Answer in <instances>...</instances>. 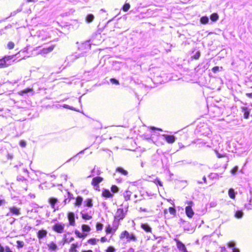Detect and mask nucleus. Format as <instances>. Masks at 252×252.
I'll list each match as a JSON object with an SVG mask.
<instances>
[{"mask_svg": "<svg viewBox=\"0 0 252 252\" xmlns=\"http://www.w3.org/2000/svg\"><path fill=\"white\" fill-rule=\"evenodd\" d=\"M68 199H65L62 204H60L57 198L55 197H51L49 199V202L52 208L54 211L60 209L61 207L64 206L68 202Z\"/></svg>", "mask_w": 252, "mask_h": 252, "instance_id": "obj_1", "label": "nucleus"}, {"mask_svg": "<svg viewBox=\"0 0 252 252\" xmlns=\"http://www.w3.org/2000/svg\"><path fill=\"white\" fill-rule=\"evenodd\" d=\"M125 237L127 239V242H129L130 241L136 242L137 241L136 237L135 236L134 234L133 233H129L126 230L123 231L120 236V238L121 239Z\"/></svg>", "mask_w": 252, "mask_h": 252, "instance_id": "obj_2", "label": "nucleus"}, {"mask_svg": "<svg viewBox=\"0 0 252 252\" xmlns=\"http://www.w3.org/2000/svg\"><path fill=\"white\" fill-rule=\"evenodd\" d=\"M91 44L89 41H86L83 43L79 47V49L80 51H82V52L80 54H78V55L79 56H84L85 53H87L91 49Z\"/></svg>", "mask_w": 252, "mask_h": 252, "instance_id": "obj_3", "label": "nucleus"}, {"mask_svg": "<svg viewBox=\"0 0 252 252\" xmlns=\"http://www.w3.org/2000/svg\"><path fill=\"white\" fill-rule=\"evenodd\" d=\"M14 56H5L2 59H0V68H4L10 65V62L13 58Z\"/></svg>", "mask_w": 252, "mask_h": 252, "instance_id": "obj_4", "label": "nucleus"}, {"mask_svg": "<svg viewBox=\"0 0 252 252\" xmlns=\"http://www.w3.org/2000/svg\"><path fill=\"white\" fill-rule=\"evenodd\" d=\"M126 211H124L122 208H119L117 209L116 214L114 217V219L121 220H123L126 215Z\"/></svg>", "mask_w": 252, "mask_h": 252, "instance_id": "obj_5", "label": "nucleus"}, {"mask_svg": "<svg viewBox=\"0 0 252 252\" xmlns=\"http://www.w3.org/2000/svg\"><path fill=\"white\" fill-rule=\"evenodd\" d=\"M64 227V224L61 223H57L53 226L52 229L54 231L58 233H62L63 231Z\"/></svg>", "mask_w": 252, "mask_h": 252, "instance_id": "obj_6", "label": "nucleus"}, {"mask_svg": "<svg viewBox=\"0 0 252 252\" xmlns=\"http://www.w3.org/2000/svg\"><path fill=\"white\" fill-rule=\"evenodd\" d=\"M81 214L82 218L84 220H89L92 219L93 213L91 211H90L89 212H86L85 210H84L81 213Z\"/></svg>", "mask_w": 252, "mask_h": 252, "instance_id": "obj_7", "label": "nucleus"}, {"mask_svg": "<svg viewBox=\"0 0 252 252\" xmlns=\"http://www.w3.org/2000/svg\"><path fill=\"white\" fill-rule=\"evenodd\" d=\"M162 136H163L168 143H173L175 141L176 137L173 135H169L167 134H163Z\"/></svg>", "mask_w": 252, "mask_h": 252, "instance_id": "obj_8", "label": "nucleus"}, {"mask_svg": "<svg viewBox=\"0 0 252 252\" xmlns=\"http://www.w3.org/2000/svg\"><path fill=\"white\" fill-rule=\"evenodd\" d=\"M9 210L10 213H11L13 215L16 216H19L21 214L20 213V209L16 207L13 206L9 208Z\"/></svg>", "mask_w": 252, "mask_h": 252, "instance_id": "obj_9", "label": "nucleus"}, {"mask_svg": "<svg viewBox=\"0 0 252 252\" xmlns=\"http://www.w3.org/2000/svg\"><path fill=\"white\" fill-rule=\"evenodd\" d=\"M54 48V45H51L48 47L44 48L41 50L40 54H48V53L52 52Z\"/></svg>", "mask_w": 252, "mask_h": 252, "instance_id": "obj_10", "label": "nucleus"}, {"mask_svg": "<svg viewBox=\"0 0 252 252\" xmlns=\"http://www.w3.org/2000/svg\"><path fill=\"white\" fill-rule=\"evenodd\" d=\"M68 219L69 221V224L71 225H74L75 224V216L73 213L70 212L68 214Z\"/></svg>", "mask_w": 252, "mask_h": 252, "instance_id": "obj_11", "label": "nucleus"}, {"mask_svg": "<svg viewBox=\"0 0 252 252\" xmlns=\"http://www.w3.org/2000/svg\"><path fill=\"white\" fill-rule=\"evenodd\" d=\"M103 180V178L100 177H96L93 179L92 185L94 186H96Z\"/></svg>", "mask_w": 252, "mask_h": 252, "instance_id": "obj_12", "label": "nucleus"}, {"mask_svg": "<svg viewBox=\"0 0 252 252\" xmlns=\"http://www.w3.org/2000/svg\"><path fill=\"white\" fill-rule=\"evenodd\" d=\"M241 109L244 111V118L247 119L249 117L250 111L247 107H241Z\"/></svg>", "mask_w": 252, "mask_h": 252, "instance_id": "obj_13", "label": "nucleus"}, {"mask_svg": "<svg viewBox=\"0 0 252 252\" xmlns=\"http://www.w3.org/2000/svg\"><path fill=\"white\" fill-rule=\"evenodd\" d=\"M47 232L45 230H40L37 232V237L39 239H41L46 237Z\"/></svg>", "mask_w": 252, "mask_h": 252, "instance_id": "obj_14", "label": "nucleus"}, {"mask_svg": "<svg viewBox=\"0 0 252 252\" xmlns=\"http://www.w3.org/2000/svg\"><path fill=\"white\" fill-rule=\"evenodd\" d=\"M47 245L49 250L55 252L58 249L57 245L53 242L50 243Z\"/></svg>", "mask_w": 252, "mask_h": 252, "instance_id": "obj_15", "label": "nucleus"}, {"mask_svg": "<svg viewBox=\"0 0 252 252\" xmlns=\"http://www.w3.org/2000/svg\"><path fill=\"white\" fill-rule=\"evenodd\" d=\"M102 194L103 196L106 198H110L113 196V194L108 189H104L102 191Z\"/></svg>", "mask_w": 252, "mask_h": 252, "instance_id": "obj_16", "label": "nucleus"}, {"mask_svg": "<svg viewBox=\"0 0 252 252\" xmlns=\"http://www.w3.org/2000/svg\"><path fill=\"white\" fill-rule=\"evenodd\" d=\"M178 248L180 251L183 252H186V249L184 244L182 242L178 241L177 244Z\"/></svg>", "mask_w": 252, "mask_h": 252, "instance_id": "obj_17", "label": "nucleus"}, {"mask_svg": "<svg viewBox=\"0 0 252 252\" xmlns=\"http://www.w3.org/2000/svg\"><path fill=\"white\" fill-rule=\"evenodd\" d=\"M141 227L147 232H151L152 228L147 223H143L141 224Z\"/></svg>", "mask_w": 252, "mask_h": 252, "instance_id": "obj_18", "label": "nucleus"}, {"mask_svg": "<svg viewBox=\"0 0 252 252\" xmlns=\"http://www.w3.org/2000/svg\"><path fill=\"white\" fill-rule=\"evenodd\" d=\"M228 195L230 198L233 199H235L236 193L234 191V190L233 189H232V188L229 189L228 190Z\"/></svg>", "mask_w": 252, "mask_h": 252, "instance_id": "obj_19", "label": "nucleus"}, {"mask_svg": "<svg viewBox=\"0 0 252 252\" xmlns=\"http://www.w3.org/2000/svg\"><path fill=\"white\" fill-rule=\"evenodd\" d=\"M131 195V191H130L129 190H126L124 193V196L125 200L127 201V200H129Z\"/></svg>", "mask_w": 252, "mask_h": 252, "instance_id": "obj_20", "label": "nucleus"}, {"mask_svg": "<svg viewBox=\"0 0 252 252\" xmlns=\"http://www.w3.org/2000/svg\"><path fill=\"white\" fill-rule=\"evenodd\" d=\"M119 221L120 220L114 219V220L113 223V227H112L113 230L114 231H116L119 227V225L120 224Z\"/></svg>", "mask_w": 252, "mask_h": 252, "instance_id": "obj_21", "label": "nucleus"}, {"mask_svg": "<svg viewBox=\"0 0 252 252\" xmlns=\"http://www.w3.org/2000/svg\"><path fill=\"white\" fill-rule=\"evenodd\" d=\"M83 201V198L80 196H78L76 199V202L75 203V205L77 206H79L81 205Z\"/></svg>", "mask_w": 252, "mask_h": 252, "instance_id": "obj_22", "label": "nucleus"}, {"mask_svg": "<svg viewBox=\"0 0 252 252\" xmlns=\"http://www.w3.org/2000/svg\"><path fill=\"white\" fill-rule=\"evenodd\" d=\"M210 19L212 21L216 22L219 19V15L217 13H214L211 15Z\"/></svg>", "mask_w": 252, "mask_h": 252, "instance_id": "obj_23", "label": "nucleus"}, {"mask_svg": "<svg viewBox=\"0 0 252 252\" xmlns=\"http://www.w3.org/2000/svg\"><path fill=\"white\" fill-rule=\"evenodd\" d=\"M116 171L118 172H119L124 175H126V176L128 174V172L126 170H125V169H124L122 167H118L116 169Z\"/></svg>", "mask_w": 252, "mask_h": 252, "instance_id": "obj_24", "label": "nucleus"}, {"mask_svg": "<svg viewBox=\"0 0 252 252\" xmlns=\"http://www.w3.org/2000/svg\"><path fill=\"white\" fill-rule=\"evenodd\" d=\"M94 19V16L92 14H88L86 18V20L88 23L92 22Z\"/></svg>", "mask_w": 252, "mask_h": 252, "instance_id": "obj_25", "label": "nucleus"}, {"mask_svg": "<svg viewBox=\"0 0 252 252\" xmlns=\"http://www.w3.org/2000/svg\"><path fill=\"white\" fill-rule=\"evenodd\" d=\"M84 203H85V205L87 207H91L93 206L92 199L91 198L87 199L85 201Z\"/></svg>", "mask_w": 252, "mask_h": 252, "instance_id": "obj_26", "label": "nucleus"}, {"mask_svg": "<svg viewBox=\"0 0 252 252\" xmlns=\"http://www.w3.org/2000/svg\"><path fill=\"white\" fill-rule=\"evenodd\" d=\"M209 19L207 16H203L200 18V22L203 24H206L208 23Z\"/></svg>", "mask_w": 252, "mask_h": 252, "instance_id": "obj_27", "label": "nucleus"}, {"mask_svg": "<svg viewBox=\"0 0 252 252\" xmlns=\"http://www.w3.org/2000/svg\"><path fill=\"white\" fill-rule=\"evenodd\" d=\"M82 229L83 232H89L91 230L90 227L86 224H83L82 226Z\"/></svg>", "mask_w": 252, "mask_h": 252, "instance_id": "obj_28", "label": "nucleus"}, {"mask_svg": "<svg viewBox=\"0 0 252 252\" xmlns=\"http://www.w3.org/2000/svg\"><path fill=\"white\" fill-rule=\"evenodd\" d=\"M98 241V239L91 238L88 241V243L91 245H95Z\"/></svg>", "mask_w": 252, "mask_h": 252, "instance_id": "obj_29", "label": "nucleus"}, {"mask_svg": "<svg viewBox=\"0 0 252 252\" xmlns=\"http://www.w3.org/2000/svg\"><path fill=\"white\" fill-rule=\"evenodd\" d=\"M75 233L77 235V236L79 238H84L87 236L86 234L82 233L78 230H76L75 231Z\"/></svg>", "mask_w": 252, "mask_h": 252, "instance_id": "obj_30", "label": "nucleus"}, {"mask_svg": "<svg viewBox=\"0 0 252 252\" xmlns=\"http://www.w3.org/2000/svg\"><path fill=\"white\" fill-rule=\"evenodd\" d=\"M243 215V213L241 210L237 211L235 213V216L237 218H241Z\"/></svg>", "mask_w": 252, "mask_h": 252, "instance_id": "obj_31", "label": "nucleus"}, {"mask_svg": "<svg viewBox=\"0 0 252 252\" xmlns=\"http://www.w3.org/2000/svg\"><path fill=\"white\" fill-rule=\"evenodd\" d=\"M63 239H64V243H66V242H71L72 241H73L74 240V238L73 237H71L70 239H67L66 238V234H64L63 235Z\"/></svg>", "mask_w": 252, "mask_h": 252, "instance_id": "obj_32", "label": "nucleus"}, {"mask_svg": "<svg viewBox=\"0 0 252 252\" xmlns=\"http://www.w3.org/2000/svg\"><path fill=\"white\" fill-rule=\"evenodd\" d=\"M130 4L128 3H126L123 7V11L125 12L128 11L130 8Z\"/></svg>", "mask_w": 252, "mask_h": 252, "instance_id": "obj_33", "label": "nucleus"}, {"mask_svg": "<svg viewBox=\"0 0 252 252\" xmlns=\"http://www.w3.org/2000/svg\"><path fill=\"white\" fill-rule=\"evenodd\" d=\"M200 56V52L199 51H197L195 54L191 57V58L195 60H197L199 58Z\"/></svg>", "mask_w": 252, "mask_h": 252, "instance_id": "obj_34", "label": "nucleus"}, {"mask_svg": "<svg viewBox=\"0 0 252 252\" xmlns=\"http://www.w3.org/2000/svg\"><path fill=\"white\" fill-rule=\"evenodd\" d=\"M111 190L113 193H116L119 191V188L116 185H113L111 188Z\"/></svg>", "mask_w": 252, "mask_h": 252, "instance_id": "obj_35", "label": "nucleus"}, {"mask_svg": "<svg viewBox=\"0 0 252 252\" xmlns=\"http://www.w3.org/2000/svg\"><path fill=\"white\" fill-rule=\"evenodd\" d=\"M103 224L101 223L97 222L96 225V228L97 231L101 230L103 228Z\"/></svg>", "mask_w": 252, "mask_h": 252, "instance_id": "obj_36", "label": "nucleus"}, {"mask_svg": "<svg viewBox=\"0 0 252 252\" xmlns=\"http://www.w3.org/2000/svg\"><path fill=\"white\" fill-rule=\"evenodd\" d=\"M17 248H23L24 246V242L23 241H17Z\"/></svg>", "mask_w": 252, "mask_h": 252, "instance_id": "obj_37", "label": "nucleus"}, {"mask_svg": "<svg viewBox=\"0 0 252 252\" xmlns=\"http://www.w3.org/2000/svg\"><path fill=\"white\" fill-rule=\"evenodd\" d=\"M169 212L170 214L173 216L175 215L176 214V210L173 207H169Z\"/></svg>", "mask_w": 252, "mask_h": 252, "instance_id": "obj_38", "label": "nucleus"}, {"mask_svg": "<svg viewBox=\"0 0 252 252\" xmlns=\"http://www.w3.org/2000/svg\"><path fill=\"white\" fill-rule=\"evenodd\" d=\"M238 168L237 166H235L231 169L230 172L233 175L235 174L238 170Z\"/></svg>", "mask_w": 252, "mask_h": 252, "instance_id": "obj_39", "label": "nucleus"}, {"mask_svg": "<svg viewBox=\"0 0 252 252\" xmlns=\"http://www.w3.org/2000/svg\"><path fill=\"white\" fill-rule=\"evenodd\" d=\"M154 182L157 184V185H158L159 186H160V187H162L163 185H162V183L160 181V180L159 179H158V178H156L155 181H154Z\"/></svg>", "mask_w": 252, "mask_h": 252, "instance_id": "obj_40", "label": "nucleus"}, {"mask_svg": "<svg viewBox=\"0 0 252 252\" xmlns=\"http://www.w3.org/2000/svg\"><path fill=\"white\" fill-rule=\"evenodd\" d=\"M112 230H113V228L108 225V226L106 228V232L107 234L112 233Z\"/></svg>", "mask_w": 252, "mask_h": 252, "instance_id": "obj_41", "label": "nucleus"}, {"mask_svg": "<svg viewBox=\"0 0 252 252\" xmlns=\"http://www.w3.org/2000/svg\"><path fill=\"white\" fill-rule=\"evenodd\" d=\"M7 47L9 49H12L14 47V43L10 41L7 44Z\"/></svg>", "mask_w": 252, "mask_h": 252, "instance_id": "obj_42", "label": "nucleus"}, {"mask_svg": "<svg viewBox=\"0 0 252 252\" xmlns=\"http://www.w3.org/2000/svg\"><path fill=\"white\" fill-rule=\"evenodd\" d=\"M32 91H33L32 89L27 88V89L22 91L21 93L22 94H26V93H28L29 92H32Z\"/></svg>", "mask_w": 252, "mask_h": 252, "instance_id": "obj_43", "label": "nucleus"}, {"mask_svg": "<svg viewBox=\"0 0 252 252\" xmlns=\"http://www.w3.org/2000/svg\"><path fill=\"white\" fill-rule=\"evenodd\" d=\"M115 249L113 246H109L106 250L105 252H114Z\"/></svg>", "mask_w": 252, "mask_h": 252, "instance_id": "obj_44", "label": "nucleus"}, {"mask_svg": "<svg viewBox=\"0 0 252 252\" xmlns=\"http://www.w3.org/2000/svg\"><path fill=\"white\" fill-rule=\"evenodd\" d=\"M67 198L68 199V202H69V201H70V200L71 199H73V194H71V193H70L69 192L67 191Z\"/></svg>", "mask_w": 252, "mask_h": 252, "instance_id": "obj_45", "label": "nucleus"}, {"mask_svg": "<svg viewBox=\"0 0 252 252\" xmlns=\"http://www.w3.org/2000/svg\"><path fill=\"white\" fill-rule=\"evenodd\" d=\"M110 82L112 84H116V85H119V81L117 80H116V79H114V78H111L110 79Z\"/></svg>", "mask_w": 252, "mask_h": 252, "instance_id": "obj_46", "label": "nucleus"}, {"mask_svg": "<svg viewBox=\"0 0 252 252\" xmlns=\"http://www.w3.org/2000/svg\"><path fill=\"white\" fill-rule=\"evenodd\" d=\"M19 144L20 145V146L22 147H25L26 146V142L23 140H21L20 141V143H19Z\"/></svg>", "mask_w": 252, "mask_h": 252, "instance_id": "obj_47", "label": "nucleus"}, {"mask_svg": "<svg viewBox=\"0 0 252 252\" xmlns=\"http://www.w3.org/2000/svg\"><path fill=\"white\" fill-rule=\"evenodd\" d=\"M235 242L233 241H230L228 242L227 243V246L229 247H233L235 246Z\"/></svg>", "mask_w": 252, "mask_h": 252, "instance_id": "obj_48", "label": "nucleus"}, {"mask_svg": "<svg viewBox=\"0 0 252 252\" xmlns=\"http://www.w3.org/2000/svg\"><path fill=\"white\" fill-rule=\"evenodd\" d=\"M63 108H67V109H70V110H75L73 107L70 106L69 105H68L67 104H64L63 106Z\"/></svg>", "mask_w": 252, "mask_h": 252, "instance_id": "obj_49", "label": "nucleus"}, {"mask_svg": "<svg viewBox=\"0 0 252 252\" xmlns=\"http://www.w3.org/2000/svg\"><path fill=\"white\" fill-rule=\"evenodd\" d=\"M212 70L214 73H216L217 72L219 71V67L217 66H214L212 68Z\"/></svg>", "mask_w": 252, "mask_h": 252, "instance_id": "obj_50", "label": "nucleus"}, {"mask_svg": "<svg viewBox=\"0 0 252 252\" xmlns=\"http://www.w3.org/2000/svg\"><path fill=\"white\" fill-rule=\"evenodd\" d=\"M84 150H82V151H81L80 152H79L78 154H77L76 155H75L74 156H73L72 158H70V159H69L67 162H68L69 161H70L73 158H75V157H76L77 156H78V155L79 154H82L83 153H84Z\"/></svg>", "mask_w": 252, "mask_h": 252, "instance_id": "obj_51", "label": "nucleus"}, {"mask_svg": "<svg viewBox=\"0 0 252 252\" xmlns=\"http://www.w3.org/2000/svg\"><path fill=\"white\" fill-rule=\"evenodd\" d=\"M186 214L189 217V205L186 207Z\"/></svg>", "mask_w": 252, "mask_h": 252, "instance_id": "obj_52", "label": "nucleus"}, {"mask_svg": "<svg viewBox=\"0 0 252 252\" xmlns=\"http://www.w3.org/2000/svg\"><path fill=\"white\" fill-rule=\"evenodd\" d=\"M77 247V244H72L71 246V248L70 250H74L76 249Z\"/></svg>", "mask_w": 252, "mask_h": 252, "instance_id": "obj_53", "label": "nucleus"}, {"mask_svg": "<svg viewBox=\"0 0 252 252\" xmlns=\"http://www.w3.org/2000/svg\"><path fill=\"white\" fill-rule=\"evenodd\" d=\"M5 203V200L4 199H2L0 197V206Z\"/></svg>", "mask_w": 252, "mask_h": 252, "instance_id": "obj_54", "label": "nucleus"}, {"mask_svg": "<svg viewBox=\"0 0 252 252\" xmlns=\"http://www.w3.org/2000/svg\"><path fill=\"white\" fill-rule=\"evenodd\" d=\"M5 247L4 248L1 244H0V252H4Z\"/></svg>", "mask_w": 252, "mask_h": 252, "instance_id": "obj_55", "label": "nucleus"}, {"mask_svg": "<svg viewBox=\"0 0 252 252\" xmlns=\"http://www.w3.org/2000/svg\"><path fill=\"white\" fill-rule=\"evenodd\" d=\"M5 252H13L8 246H6L5 249Z\"/></svg>", "mask_w": 252, "mask_h": 252, "instance_id": "obj_56", "label": "nucleus"}, {"mask_svg": "<svg viewBox=\"0 0 252 252\" xmlns=\"http://www.w3.org/2000/svg\"><path fill=\"white\" fill-rule=\"evenodd\" d=\"M5 252H13L8 246H6L5 249Z\"/></svg>", "mask_w": 252, "mask_h": 252, "instance_id": "obj_57", "label": "nucleus"}, {"mask_svg": "<svg viewBox=\"0 0 252 252\" xmlns=\"http://www.w3.org/2000/svg\"><path fill=\"white\" fill-rule=\"evenodd\" d=\"M13 155L11 154H9V153H8L7 154V158L8 159H11L13 158Z\"/></svg>", "mask_w": 252, "mask_h": 252, "instance_id": "obj_58", "label": "nucleus"}, {"mask_svg": "<svg viewBox=\"0 0 252 252\" xmlns=\"http://www.w3.org/2000/svg\"><path fill=\"white\" fill-rule=\"evenodd\" d=\"M100 241L101 242L104 243L107 241V239L105 237H101Z\"/></svg>", "mask_w": 252, "mask_h": 252, "instance_id": "obj_59", "label": "nucleus"}, {"mask_svg": "<svg viewBox=\"0 0 252 252\" xmlns=\"http://www.w3.org/2000/svg\"><path fill=\"white\" fill-rule=\"evenodd\" d=\"M246 95L247 96H248L249 98H252V93H246Z\"/></svg>", "mask_w": 252, "mask_h": 252, "instance_id": "obj_60", "label": "nucleus"}, {"mask_svg": "<svg viewBox=\"0 0 252 252\" xmlns=\"http://www.w3.org/2000/svg\"><path fill=\"white\" fill-rule=\"evenodd\" d=\"M151 129H152V130H159V131H162V129H160V128H156L154 126H152L151 127Z\"/></svg>", "mask_w": 252, "mask_h": 252, "instance_id": "obj_61", "label": "nucleus"}, {"mask_svg": "<svg viewBox=\"0 0 252 252\" xmlns=\"http://www.w3.org/2000/svg\"><path fill=\"white\" fill-rule=\"evenodd\" d=\"M140 210L142 211V212H148V210L146 208H143L142 207H140Z\"/></svg>", "mask_w": 252, "mask_h": 252, "instance_id": "obj_62", "label": "nucleus"}, {"mask_svg": "<svg viewBox=\"0 0 252 252\" xmlns=\"http://www.w3.org/2000/svg\"><path fill=\"white\" fill-rule=\"evenodd\" d=\"M232 252H240V251L238 249L233 248Z\"/></svg>", "mask_w": 252, "mask_h": 252, "instance_id": "obj_63", "label": "nucleus"}, {"mask_svg": "<svg viewBox=\"0 0 252 252\" xmlns=\"http://www.w3.org/2000/svg\"><path fill=\"white\" fill-rule=\"evenodd\" d=\"M81 252H93V251L89 250H82Z\"/></svg>", "mask_w": 252, "mask_h": 252, "instance_id": "obj_64", "label": "nucleus"}]
</instances>
